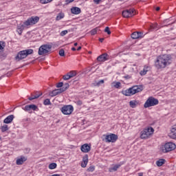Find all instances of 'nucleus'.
<instances>
[{
    "mask_svg": "<svg viewBox=\"0 0 176 176\" xmlns=\"http://www.w3.org/2000/svg\"><path fill=\"white\" fill-rule=\"evenodd\" d=\"M144 33L141 32H135L131 34L132 39H140L141 38H144Z\"/></svg>",
    "mask_w": 176,
    "mask_h": 176,
    "instance_id": "obj_16",
    "label": "nucleus"
},
{
    "mask_svg": "<svg viewBox=\"0 0 176 176\" xmlns=\"http://www.w3.org/2000/svg\"><path fill=\"white\" fill-rule=\"evenodd\" d=\"M170 56L163 55L158 56L155 61V65L157 69H162V68H166L167 65L170 64Z\"/></svg>",
    "mask_w": 176,
    "mask_h": 176,
    "instance_id": "obj_1",
    "label": "nucleus"
},
{
    "mask_svg": "<svg viewBox=\"0 0 176 176\" xmlns=\"http://www.w3.org/2000/svg\"><path fill=\"white\" fill-rule=\"evenodd\" d=\"M25 25H19L17 27V32L19 34V35H21V34H23V31L24 30V27Z\"/></svg>",
    "mask_w": 176,
    "mask_h": 176,
    "instance_id": "obj_26",
    "label": "nucleus"
},
{
    "mask_svg": "<svg viewBox=\"0 0 176 176\" xmlns=\"http://www.w3.org/2000/svg\"><path fill=\"white\" fill-rule=\"evenodd\" d=\"M135 12V10L134 8H131L129 10H126L122 12V16L125 18H129L134 16V13Z\"/></svg>",
    "mask_w": 176,
    "mask_h": 176,
    "instance_id": "obj_12",
    "label": "nucleus"
},
{
    "mask_svg": "<svg viewBox=\"0 0 176 176\" xmlns=\"http://www.w3.org/2000/svg\"><path fill=\"white\" fill-rule=\"evenodd\" d=\"M113 85L116 89H119V87H120L122 84L120 83V82H113Z\"/></svg>",
    "mask_w": 176,
    "mask_h": 176,
    "instance_id": "obj_35",
    "label": "nucleus"
},
{
    "mask_svg": "<svg viewBox=\"0 0 176 176\" xmlns=\"http://www.w3.org/2000/svg\"><path fill=\"white\" fill-rule=\"evenodd\" d=\"M0 140H2V138L0 137Z\"/></svg>",
    "mask_w": 176,
    "mask_h": 176,
    "instance_id": "obj_59",
    "label": "nucleus"
},
{
    "mask_svg": "<svg viewBox=\"0 0 176 176\" xmlns=\"http://www.w3.org/2000/svg\"><path fill=\"white\" fill-rule=\"evenodd\" d=\"M80 149L84 153H89L91 149V146L89 144H84L81 146Z\"/></svg>",
    "mask_w": 176,
    "mask_h": 176,
    "instance_id": "obj_15",
    "label": "nucleus"
},
{
    "mask_svg": "<svg viewBox=\"0 0 176 176\" xmlns=\"http://www.w3.org/2000/svg\"><path fill=\"white\" fill-rule=\"evenodd\" d=\"M69 78H74V76H76V72L75 71H70L69 73Z\"/></svg>",
    "mask_w": 176,
    "mask_h": 176,
    "instance_id": "obj_32",
    "label": "nucleus"
},
{
    "mask_svg": "<svg viewBox=\"0 0 176 176\" xmlns=\"http://www.w3.org/2000/svg\"><path fill=\"white\" fill-rule=\"evenodd\" d=\"M65 15L63 12H59L58 15L56 17V21H60V20H62V19H64Z\"/></svg>",
    "mask_w": 176,
    "mask_h": 176,
    "instance_id": "obj_27",
    "label": "nucleus"
},
{
    "mask_svg": "<svg viewBox=\"0 0 176 176\" xmlns=\"http://www.w3.org/2000/svg\"><path fill=\"white\" fill-rule=\"evenodd\" d=\"M63 86H64L63 82H58V84H56V87L58 89H60V87L63 88Z\"/></svg>",
    "mask_w": 176,
    "mask_h": 176,
    "instance_id": "obj_43",
    "label": "nucleus"
},
{
    "mask_svg": "<svg viewBox=\"0 0 176 176\" xmlns=\"http://www.w3.org/2000/svg\"><path fill=\"white\" fill-rule=\"evenodd\" d=\"M42 93L38 94V91L35 93V95L31 94V96H29L28 98V100L30 101H32V100H36L37 98H39L42 96Z\"/></svg>",
    "mask_w": 176,
    "mask_h": 176,
    "instance_id": "obj_19",
    "label": "nucleus"
},
{
    "mask_svg": "<svg viewBox=\"0 0 176 176\" xmlns=\"http://www.w3.org/2000/svg\"><path fill=\"white\" fill-rule=\"evenodd\" d=\"M94 68V67H91V69H88V72H91V71H93V69Z\"/></svg>",
    "mask_w": 176,
    "mask_h": 176,
    "instance_id": "obj_51",
    "label": "nucleus"
},
{
    "mask_svg": "<svg viewBox=\"0 0 176 176\" xmlns=\"http://www.w3.org/2000/svg\"><path fill=\"white\" fill-rule=\"evenodd\" d=\"M1 133H5L6 131H8L9 130V126H8L7 124H4L1 126Z\"/></svg>",
    "mask_w": 176,
    "mask_h": 176,
    "instance_id": "obj_30",
    "label": "nucleus"
},
{
    "mask_svg": "<svg viewBox=\"0 0 176 176\" xmlns=\"http://www.w3.org/2000/svg\"><path fill=\"white\" fill-rule=\"evenodd\" d=\"M14 119V115H10L4 119L3 123H5L6 124H9L10 123H12V122H13Z\"/></svg>",
    "mask_w": 176,
    "mask_h": 176,
    "instance_id": "obj_18",
    "label": "nucleus"
},
{
    "mask_svg": "<svg viewBox=\"0 0 176 176\" xmlns=\"http://www.w3.org/2000/svg\"><path fill=\"white\" fill-rule=\"evenodd\" d=\"M53 0H40L41 3L46 4L50 3V2H52Z\"/></svg>",
    "mask_w": 176,
    "mask_h": 176,
    "instance_id": "obj_39",
    "label": "nucleus"
},
{
    "mask_svg": "<svg viewBox=\"0 0 176 176\" xmlns=\"http://www.w3.org/2000/svg\"><path fill=\"white\" fill-rule=\"evenodd\" d=\"M72 50L73 52H76V48H75V47H73L72 48Z\"/></svg>",
    "mask_w": 176,
    "mask_h": 176,
    "instance_id": "obj_54",
    "label": "nucleus"
},
{
    "mask_svg": "<svg viewBox=\"0 0 176 176\" xmlns=\"http://www.w3.org/2000/svg\"><path fill=\"white\" fill-rule=\"evenodd\" d=\"M68 34V30H63L60 32V36H65Z\"/></svg>",
    "mask_w": 176,
    "mask_h": 176,
    "instance_id": "obj_42",
    "label": "nucleus"
},
{
    "mask_svg": "<svg viewBox=\"0 0 176 176\" xmlns=\"http://www.w3.org/2000/svg\"><path fill=\"white\" fill-rule=\"evenodd\" d=\"M154 131L155 129H153L152 126H149L148 128L145 129L140 132V138H142V140L148 138L150 135H152V134H153Z\"/></svg>",
    "mask_w": 176,
    "mask_h": 176,
    "instance_id": "obj_4",
    "label": "nucleus"
},
{
    "mask_svg": "<svg viewBox=\"0 0 176 176\" xmlns=\"http://www.w3.org/2000/svg\"><path fill=\"white\" fill-rule=\"evenodd\" d=\"M5 46H6V43L4 41H0V52L5 49Z\"/></svg>",
    "mask_w": 176,
    "mask_h": 176,
    "instance_id": "obj_33",
    "label": "nucleus"
},
{
    "mask_svg": "<svg viewBox=\"0 0 176 176\" xmlns=\"http://www.w3.org/2000/svg\"><path fill=\"white\" fill-rule=\"evenodd\" d=\"M63 115H71L74 112V106L69 104L63 106L60 109Z\"/></svg>",
    "mask_w": 176,
    "mask_h": 176,
    "instance_id": "obj_8",
    "label": "nucleus"
},
{
    "mask_svg": "<svg viewBox=\"0 0 176 176\" xmlns=\"http://www.w3.org/2000/svg\"><path fill=\"white\" fill-rule=\"evenodd\" d=\"M88 163H89V155L86 154L82 157V162L81 163V167H82V168H86V166H87Z\"/></svg>",
    "mask_w": 176,
    "mask_h": 176,
    "instance_id": "obj_17",
    "label": "nucleus"
},
{
    "mask_svg": "<svg viewBox=\"0 0 176 176\" xmlns=\"http://www.w3.org/2000/svg\"><path fill=\"white\" fill-rule=\"evenodd\" d=\"M159 104V100L154 97L150 96L144 104V108H149L151 107H155Z\"/></svg>",
    "mask_w": 176,
    "mask_h": 176,
    "instance_id": "obj_5",
    "label": "nucleus"
},
{
    "mask_svg": "<svg viewBox=\"0 0 176 176\" xmlns=\"http://www.w3.org/2000/svg\"><path fill=\"white\" fill-rule=\"evenodd\" d=\"M117 140L118 136L113 133L102 135V141H104L105 142H116Z\"/></svg>",
    "mask_w": 176,
    "mask_h": 176,
    "instance_id": "obj_7",
    "label": "nucleus"
},
{
    "mask_svg": "<svg viewBox=\"0 0 176 176\" xmlns=\"http://www.w3.org/2000/svg\"><path fill=\"white\" fill-rule=\"evenodd\" d=\"M99 41H100V42H101V43H102V42H104V38H99Z\"/></svg>",
    "mask_w": 176,
    "mask_h": 176,
    "instance_id": "obj_53",
    "label": "nucleus"
},
{
    "mask_svg": "<svg viewBox=\"0 0 176 176\" xmlns=\"http://www.w3.org/2000/svg\"><path fill=\"white\" fill-rule=\"evenodd\" d=\"M169 137L173 138V140H175L176 138V125H174L170 130V133H169Z\"/></svg>",
    "mask_w": 176,
    "mask_h": 176,
    "instance_id": "obj_21",
    "label": "nucleus"
},
{
    "mask_svg": "<svg viewBox=\"0 0 176 176\" xmlns=\"http://www.w3.org/2000/svg\"><path fill=\"white\" fill-rule=\"evenodd\" d=\"M123 164H124V162H121L119 164H117L110 167L109 168V173H113L115 171H118V169L120 168V167H122V166H123Z\"/></svg>",
    "mask_w": 176,
    "mask_h": 176,
    "instance_id": "obj_14",
    "label": "nucleus"
},
{
    "mask_svg": "<svg viewBox=\"0 0 176 176\" xmlns=\"http://www.w3.org/2000/svg\"><path fill=\"white\" fill-rule=\"evenodd\" d=\"M81 49H82V47H78L77 48L78 52H79V50H81Z\"/></svg>",
    "mask_w": 176,
    "mask_h": 176,
    "instance_id": "obj_55",
    "label": "nucleus"
},
{
    "mask_svg": "<svg viewBox=\"0 0 176 176\" xmlns=\"http://www.w3.org/2000/svg\"><path fill=\"white\" fill-rule=\"evenodd\" d=\"M50 170H54V168H57V164L56 163H51L49 164Z\"/></svg>",
    "mask_w": 176,
    "mask_h": 176,
    "instance_id": "obj_31",
    "label": "nucleus"
},
{
    "mask_svg": "<svg viewBox=\"0 0 176 176\" xmlns=\"http://www.w3.org/2000/svg\"><path fill=\"white\" fill-rule=\"evenodd\" d=\"M155 10H156L157 12H159V10H160V7H157V8H155Z\"/></svg>",
    "mask_w": 176,
    "mask_h": 176,
    "instance_id": "obj_50",
    "label": "nucleus"
},
{
    "mask_svg": "<svg viewBox=\"0 0 176 176\" xmlns=\"http://www.w3.org/2000/svg\"><path fill=\"white\" fill-rule=\"evenodd\" d=\"M63 79H64V80H69V79H71V77H69V74L67 73V75H64L63 76Z\"/></svg>",
    "mask_w": 176,
    "mask_h": 176,
    "instance_id": "obj_38",
    "label": "nucleus"
},
{
    "mask_svg": "<svg viewBox=\"0 0 176 176\" xmlns=\"http://www.w3.org/2000/svg\"><path fill=\"white\" fill-rule=\"evenodd\" d=\"M165 163H166V160L164 159H160L156 162V164L157 167H162V166H163V164H164Z\"/></svg>",
    "mask_w": 176,
    "mask_h": 176,
    "instance_id": "obj_25",
    "label": "nucleus"
},
{
    "mask_svg": "<svg viewBox=\"0 0 176 176\" xmlns=\"http://www.w3.org/2000/svg\"><path fill=\"white\" fill-rule=\"evenodd\" d=\"M38 21H39V16H31L24 22V25H34V24H36Z\"/></svg>",
    "mask_w": 176,
    "mask_h": 176,
    "instance_id": "obj_9",
    "label": "nucleus"
},
{
    "mask_svg": "<svg viewBox=\"0 0 176 176\" xmlns=\"http://www.w3.org/2000/svg\"><path fill=\"white\" fill-rule=\"evenodd\" d=\"M52 50V45H43L38 49V55L39 56H45L47 54Z\"/></svg>",
    "mask_w": 176,
    "mask_h": 176,
    "instance_id": "obj_6",
    "label": "nucleus"
},
{
    "mask_svg": "<svg viewBox=\"0 0 176 176\" xmlns=\"http://www.w3.org/2000/svg\"><path fill=\"white\" fill-rule=\"evenodd\" d=\"M72 14H80V8L78 7H73L71 8Z\"/></svg>",
    "mask_w": 176,
    "mask_h": 176,
    "instance_id": "obj_23",
    "label": "nucleus"
},
{
    "mask_svg": "<svg viewBox=\"0 0 176 176\" xmlns=\"http://www.w3.org/2000/svg\"><path fill=\"white\" fill-rule=\"evenodd\" d=\"M62 93H64L66 90H68L69 89V84L68 82L65 83L62 88H60Z\"/></svg>",
    "mask_w": 176,
    "mask_h": 176,
    "instance_id": "obj_29",
    "label": "nucleus"
},
{
    "mask_svg": "<svg viewBox=\"0 0 176 176\" xmlns=\"http://www.w3.org/2000/svg\"><path fill=\"white\" fill-rule=\"evenodd\" d=\"M175 148H176L175 144H174L173 142H168V143L165 144L164 149L163 151H164V152L167 153V152H171V151H174V149H175Z\"/></svg>",
    "mask_w": 176,
    "mask_h": 176,
    "instance_id": "obj_11",
    "label": "nucleus"
},
{
    "mask_svg": "<svg viewBox=\"0 0 176 176\" xmlns=\"http://www.w3.org/2000/svg\"><path fill=\"white\" fill-rule=\"evenodd\" d=\"M159 30V25L157 23H153L150 25L149 31L151 32L153 31H157Z\"/></svg>",
    "mask_w": 176,
    "mask_h": 176,
    "instance_id": "obj_24",
    "label": "nucleus"
},
{
    "mask_svg": "<svg viewBox=\"0 0 176 176\" xmlns=\"http://www.w3.org/2000/svg\"><path fill=\"white\" fill-rule=\"evenodd\" d=\"M104 83V80H100L97 82V85L100 86V85H102Z\"/></svg>",
    "mask_w": 176,
    "mask_h": 176,
    "instance_id": "obj_45",
    "label": "nucleus"
},
{
    "mask_svg": "<svg viewBox=\"0 0 176 176\" xmlns=\"http://www.w3.org/2000/svg\"><path fill=\"white\" fill-rule=\"evenodd\" d=\"M23 111H25V112H31V111H39V108L36 104H27L24 107L22 108Z\"/></svg>",
    "mask_w": 176,
    "mask_h": 176,
    "instance_id": "obj_10",
    "label": "nucleus"
},
{
    "mask_svg": "<svg viewBox=\"0 0 176 176\" xmlns=\"http://www.w3.org/2000/svg\"><path fill=\"white\" fill-rule=\"evenodd\" d=\"M144 87H142V85H136L126 90L122 91V93L124 96H126V97H130L131 96H134V94H136V93H140V91H142Z\"/></svg>",
    "mask_w": 176,
    "mask_h": 176,
    "instance_id": "obj_2",
    "label": "nucleus"
},
{
    "mask_svg": "<svg viewBox=\"0 0 176 176\" xmlns=\"http://www.w3.org/2000/svg\"><path fill=\"white\" fill-rule=\"evenodd\" d=\"M129 105L131 108H136L137 105H138V102L137 100H131L129 102Z\"/></svg>",
    "mask_w": 176,
    "mask_h": 176,
    "instance_id": "obj_28",
    "label": "nucleus"
},
{
    "mask_svg": "<svg viewBox=\"0 0 176 176\" xmlns=\"http://www.w3.org/2000/svg\"><path fill=\"white\" fill-rule=\"evenodd\" d=\"M124 79L126 80L131 78V76L130 75H126L124 76Z\"/></svg>",
    "mask_w": 176,
    "mask_h": 176,
    "instance_id": "obj_47",
    "label": "nucleus"
},
{
    "mask_svg": "<svg viewBox=\"0 0 176 176\" xmlns=\"http://www.w3.org/2000/svg\"><path fill=\"white\" fill-rule=\"evenodd\" d=\"M24 162H27V157L24 156H21L20 158L16 160V164L18 166H21V164H23V163H24Z\"/></svg>",
    "mask_w": 176,
    "mask_h": 176,
    "instance_id": "obj_22",
    "label": "nucleus"
},
{
    "mask_svg": "<svg viewBox=\"0 0 176 176\" xmlns=\"http://www.w3.org/2000/svg\"><path fill=\"white\" fill-rule=\"evenodd\" d=\"M34 54V50H24L18 52L17 55L15 56V60L17 61H20L21 60H24V58H27L28 56Z\"/></svg>",
    "mask_w": 176,
    "mask_h": 176,
    "instance_id": "obj_3",
    "label": "nucleus"
},
{
    "mask_svg": "<svg viewBox=\"0 0 176 176\" xmlns=\"http://www.w3.org/2000/svg\"><path fill=\"white\" fill-rule=\"evenodd\" d=\"M97 30H98V28H95V29H93L90 31V34L91 35H96V34H97Z\"/></svg>",
    "mask_w": 176,
    "mask_h": 176,
    "instance_id": "obj_40",
    "label": "nucleus"
},
{
    "mask_svg": "<svg viewBox=\"0 0 176 176\" xmlns=\"http://www.w3.org/2000/svg\"><path fill=\"white\" fill-rule=\"evenodd\" d=\"M144 175V173H138V176H143Z\"/></svg>",
    "mask_w": 176,
    "mask_h": 176,
    "instance_id": "obj_52",
    "label": "nucleus"
},
{
    "mask_svg": "<svg viewBox=\"0 0 176 176\" xmlns=\"http://www.w3.org/2000/svg\"><path fill=\"white\" fill-rule=\"evenodd\" d=\"M94 3H96V5H98L100 2H101V0H94Z\"/></svg>",
    "mask_w": 176,
    "mask_h": 176,
    "instance_id": "obj_48",
    "label": "nucleus"
},
{
    "mask_svg": "<svg viewBox=\"0 0 176 176\" xmlns=\"http://www.w3.org/2000/svg\"><path fill=\"white\" fill-rule=\"evenodd\" d=\"M44 105H52V102H50V99L47 98L43 102Z\"/></svg>",
    "mask_w": 176,
    "mask_h": 176,
    "instance_id": "obj_34",
    "label": "nucleus"
},
{
    "mask_svg": "<svg viewBox=\"0 0 176 176\" xmlns=\"http://www.w3.org/2000/svg\"><path fill=\"white\" fill-rule=\"evenodd\" d=\"M104 32H107L108 35H111V30H109V27H106L104 29Z\"/></svg>",
    "mask_w": 176,
    "mask_h": 176,
    "instance_id": "obj_44",
    "label": "nucleus"
},
{
    "mask_svg": "<svg viewBox=\"0 0 176 176\" xmlns=\"http://www.w3.org/2000/svg\"><path fill=\"white\" fill-rule=\"evenodd\" d=\"M148 72V70H146L145 68L143 69L140 73L141 76H144V75H146V73Z\"/></svg>",
    "mask_w": 176,
    "mask_h": 176,
    "instance_id": "obj_37",
    "label": "nucleus"
},
{
    "mask_svg": "<svg viewBox=\"0 0 176 176\" xmlns=\"http://www.w3.org/2000/svg\"><path fill=\"white\" fill-rule=\"evenodd\" d=\"M94 170H96V168L94 167V166H91L87 168V171L93 173V171H94Z\"/></svg>",
    "mask_w": 176,
    "mask_h": 176,
    "instance_id": "obj_41",
    "label": "nucleus"
},
{
    "mask_svg": "<svg viewBox=\"0 0 176 176\" xmlns=\"http://www.w3.org/2000/svg\"><path fill=\"white\" fill-rule=\"evenodd\" d=\"M76 104L77 105L80 106V105H82V104H83V102H82V100H78L77 102H76Z\"/></svg>",
    "mask_w": 176,
    "mask_h": 176,
    "instance_id": "obj_46",
    "label": "nucleus"
},
{
    "mask_svg": "<svg viewBox=\"0 0 176 176\" xmlns=\"http://www.w3.org/2000/svg\"><path fill=\"white\" fill-rule=\"evenodd\" d=\"M59 56H60V57H64L65 56V51H64L63 49L60 50Z\"/></svg>",
    "mask_w": 176,
    "mask_h": 176,
    "instance_id": "obj_36",
    "label": "nucleus"
},
{
    "mask_svg": "<svg viewBox=\"0 0 176 176\" xmlns=\"http://www.w3.org/2000/svg\"><path fill=\"white\" fill-rule=\"evenodd\" d=\"M89 54H91V52H89Z\"/></svg>",
    "mask_w": 176,
    "mask_h": 176,
    "instance_id": "obj_58",
    "label": "nucleus"
},
{
    "mask_svg": "<svg viewBox=\"0 0 176 176\" xmlns=\"http://www.w3.org/2000/svg\"><path fill=\"white\" fill-rule=\"evenodd\" d=\"M74 46H78V43H75Z\"/></svg>",
    "mask_w": 176,
    "mask_h": 176,
    "instance_id": "obj_57",
    "label": "nucleus"
},
{
    "mask_svg": "<svg viewBox=\"0 0 176 176\" xmlns=\"http://www.w3.org/2000/svg\"><path fill=\"white\" fill-rule=\"evenodd\" d=\"M107 60H109V55L107 53H104L97 58V61L99 63H104L105 61H107Z\"/></svg>",
    "mask_w": 176,
    "mask_h": 176,
    "instance_id": "obj_13",
    "label": "nucleus"
},
{
    "mask_svg": "<svg viewBox=\"0 0 176 176\" xmlns=\"http://www.w3.org/2000/svg\"><path fill=\"white\" fill-rule=\"evenodd\" d=\"M25 151H26V153H28L30 152V148H26Z\"/></svg>",
    "mask_w": 176,
    "mask_h": 176,
    "instance_id": "obj_56",
    "label": "nucleus"
},
{
    "mask_svg": "<svg viewBox=\"0 0 176 176\" xmlns=\"http://www.w3.org/2000/svg\"><path fill=\"white\" fill-rule=\"evenodd\" d=\"M63 91L60 88L53 90L51 93H50V96L51 97H56V96H58V94H61Z\"/></svg>",
    "mask_w": 176,
    "mask_h": 176,
    "instance_id": "obj_20",
    "label": "nucleus"
},
{
    "mask_svg": "<svg viewBox=\"0 0 176 176\" xmlns=\"http://www.w3.org/2000/svg\"><path fill=\"white\" fill-rule=\"evenodd\" d=\"M75 0H66L65 2L66 3H71L72 2H74Z\"/></svg>",
    "mask_w": 176,
    "mask_h": 176,
    "instance_id": "obj_49",
    "label": "nucleus"
}]
</instances>
